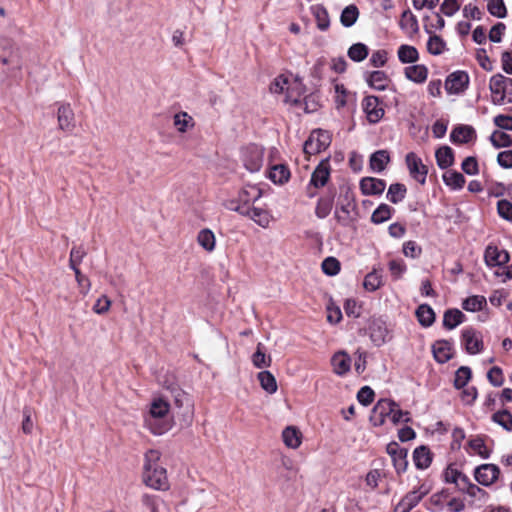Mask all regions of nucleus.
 Instances as JSON below:
<instances>
[{"label": "nucleus", "instance_id": "1", "mask_svg": "<svg viewBox=\"0 0 512 512\" xmlns=\"http://www.w3.org/2000/svg\"><path fill=\"white\" fill-rule=\"evenodd\" d=\"M160 452L157 450H149L145 454V464L143 472L144 483L155 490L169 489L166 469L158 465Z\"/></svg>", "mask_w": 512, "mask_h": 512}, {"label": "nucleus", "instance_id": "2", "mask_svg": "<svg viewBox=\"0 0 512 512\" xmlns=\"http://www.w3.org/2000/svg\"><path fill=\"white\" fill-rule=\"evenodd\" d=\"M339 191L337 207L344 215H340L338 211H336L335 218L339 224L348 227L356 220V216L358 215L355 194L348 184L341 185Z\"/></svg>", "mask_w": 512, "mask_h": 512}, {"label": "nucleus", "instance_id": "3", "mask_svg": "<svg viewBox=\"0 0 512 512\" xmlns=\"http://www.w3.org/2000/svg\"><path fill=\"white\" fill-rule=\"evenodd\" d=\"M331 134L327 130L314 129L304 142L303 151L307 156L326 150L331 144Z\"/></svg>", "mask_w": 512, "mask_h": 512}, {"label": "nucleus", "instance_id": "4", "mask_svg": "<svg viewBox=\"0 0 512 512\" xmlns=\"http://www.w3.org/2000/svg\"><path fill=\"white\" fill-rule=\"evenodd\" d=\"M386 452L391 457L393 466L398 475L407 471L408 449L401 447L396 441L387 444Z\"/></svg>", "mask_w": 512, "mask_h": 512}, {"label": "nucleus", "instance_id": "5", "mask_svg": "<svg viewBox=\"0 0 512 512\" xmlns=\"http://www.w3.org/2000/svg\"><path fill=\"white\" fill-rule=\"evenodd\" d=\"M469 85V75L466 71L458 70L449 74L445 81V89L449 94L463 93Z\"/></svg>", "mask_w": 512, "mask_h": 512}, {"label": "nucleus", "instance_id": "6", "mask_svg": "<svg viewBox=\"0 0 512 512\" xmlns=\"http://www.w3.org/2000/svg\"><path fill=\"white\" fill-rule=\"evenodd\" d=\"M405 161L411 177L421 185H424L428 174V167L422 163V160L414 152H409L405 157Z\"/></svg>", "mask_w": 512, "mask_h": 512}, {"label": "nucleus", "instance_id": "7", "mask_svg": "<svg viewBox=\"0 0 512 512\" xmlns=\"http://www.w3.org/2000/svg\"><path fill=\"white\" fill-rule=\"evenodd\" d=\"M500 469L495 464H481L474 471L475 480L482 486H490L497 481Z\"/></svg>", "mask_w": 512, "mask_h": 512}, {"label": "nucleus", "instance_id": "8", "mask_svg": "<svg viewBox=\"0 0 512 512\" xmlns=\"http://www.w3.org/2000/svg\"><path fill=\"white\" fill-rule=\"evenodd\" d=\"M380 98L374 95H368L363 99V110L366 113L367 120L371 124L378 123L384 116V109L379 106Z\"/></svg>", "mask_w": 512, "mask_h": 512}, {"label": "nucleus", "instance_id": "9", "mask_svg": "<svg viewBox=\"0 0 512 512\" xmlns=\"http://www.w3.org/2000/svg\"><path fill=\"white\" fill-rule=\"evenodd\" d=\"M330 162L329 157L320 161V163L316 166L314 171L311 174L310 178V186H313L315 189H319L324 187L329 179H330Z\"/></svg>", "mask_w": 512, "mask_h": 512}, {"label": "nucleus", "instance_id": "10", "mask_svg": "<svg viewBox=\"0 0 512 512\" xmlns=\"http://www.w3.org/2000/svg\"><path fill=\"white\" fill-rule=\"evenodd\" d=\"M243 163L248 171L258 172L263 164V151L256 145L247 147L243 152Z\"/></svg>", "mask_w": 512, "mask_h": 512}, {"label": "nucleus", "instance_id": "11", "mask_svg": "<svg viewBox=\"0 0 512 512\" xmlns=\"http://www.w3.org/2000/svg\"><path fill=\"white\" fill-rule=\"evenodd\" d=\"M484 260L488 266H497L499 269L509 262L510 256L508 251L499 249L497 246L489 245L485 249Z\"/></svg>", "mask_w": 512, "mask_h": 512}, {"label": "nucleus", "instance_id": "12", "mask_svg": "<svg viewBox=\"0 0 512 512\" xmlns=\"http://www.w3.org/2000/svg\"><path fill=\"white\" fill-rule=\"evenodd\" d=\"M0 47L4 51L9 50L7 57L11 62V73L14 71H20L22 69V55L19 46H17L11 39L2 37L0 38Z\"/></svg>", "mask_w": 512, "mask_h": 512}, {"label": "nucleus", "instance_id": "13", "mask_svg": "<svg viewBox=\"0 0 512 512\" xmlns=\"http://www.w3.org/2000/svg\"><path fill=\"white\" fill-rule=\"evenodd\" d=\"M474 328H467L462 331V340L465 350L469 354H477L483 349L481 335Z\"/></svg>", "mask_w": 512, "mask_h": 512}, {"label": "nucleus", "instance_id": "14", "mask_svg": "<svg viewBox=\"0 0 512 512\" xmlns=\"http://www.w3.org/2000/svg\"><path fill=\"white\" fill-rule=\"evenodd\" d=\"M192 402L187 393L181 389H177L174 392V409L178 415H181L184 419L191 420L192 418Z\"/></svg>", "mask_w": 512, "mask_h": 512}, {"label": "nucleus", "instance_id": "15", "mask_svg": "<svg viewBox=\"0 0 512 512\" xmlns=\"http://www.w3.org/2000/svg\"><path fill=\"white\" fill-rule=\"evenodd\" d=\"M58 127L63 131L75 128V115L69 103H62L57 110Z\"/></svg>", "mask_w": 512, "mask_h": 512}, {"label": "nucleus", "instance_id": "16", "mask_svg": "<svg viewBox=\"0 0 512 512\" xmlns=\"http://www.w3.org/2000/svg\"><path fill=\"white\" fill-rule=\"evenodd\" d=\"M370 339L376 346H381L387 341L388 328L386 322L380 318L373 319L369 325Z\"/></svg>", "mask_w": 512, "mask_h": 512}, {"label": "nucleus", "instance_id": "17", "mask_svg": "<svg viewBox=\"0 0 512 512\" xmlns=\"http://www.w3.org/2000/svg\"><path fill=\"white\" fill-rule=\"evenodd\" d=\"M385 187V180L374 177H363L359 183V188L363 195H381Z\"/></svg>", "mask_w": 512, "mask_h": 512}, {"label": "nucleus", "instance_id": "18", "mask_svg": "<svg viewBox=\"0 0 512 512\" xmlns=\"http://www.w3.org/2000/svg\"><path fill=\"white\" fill-rule=\"evenodd\" d=\"M427 493L428 490L421 491L420 493L417 490L408 492L394 507L393 512H409Z\"/></svg>", "mask_w": 512, "mask_h": 512}, {"label": "nucleus", "instance_id": "19", "mask_svg": "<svg viewBox=\"0 0 512 512\" xmlns=\"http://www.w3.org/2000/svg\"><path fill=\"white\" fill-rule=\"evenodd\" d=\"M451 350L452 343L448 340H437L432 345L434 359L440 364L448 362L453 357Z\"/></svg>", "mask_w": 512, "mask_h": 512}, {"label": "nucleus", "instance_id": "20", "mask_svg": "<svg viewBox=\"0 0 512 512\" xmlns=\"http://www.w3.org/2000/svg\"><path fill=\"white\" fill-rule=\"evenodd\" d=\"M412 458L415 467L419 470H424L431 465L433 460V453L428 446L421 445L414 449Z\"/></svg>", "mask_w": 512, "mask_h": 512}, {"label": "nucleus", "instance_id": "21", "mask_svg": "<svg viewBox=\"0 0 512 512\" xmlns=\"http://www.w3.org/2000/svg\"><path fill=\"white\" fill-rule=\"evenodd\" d=\"M505 76L498 73L490 79L489 88L493 96V103L501 105L504 103Z\"/></svg>", "mask_w": 512, "mask_h": 512}, {"label": "nucleus", "instance_id": "22", "mask_svg": "<svg viewBox=\"0 0 512 512\" xmlns=\"http://www.w3.org/2000/svg\"><path fill=\"white\" fill-rule=\"evenodd\" d=\"M473 137H475V129L469 125H458L450 134V140L455 144L468 143Z\"/></svg>", "mask_w": 512, "mask_h": 512}, {"label": "nucleus", "instance_id": "23", "mask_svg": "<svg viewBox=\"0 0 512 512\" xmlns=\"http://www.w3.org/2000/svg\"><path fill=\"white\" fill-rule=\"evenodd\" d=\"M390 161L391 158L387 150H377L371 154L369 166L372 171L381 173L386 169Z\"/></svg>", "mask_w": 512, "mask_h": 512}, {"label": "nucleus", "instance_id": "24", "mask_svg": "<svg viewBox=\"0 0 512 512\" xmlns=\"http://www.w3.org/2000/svg\"><path fill=\"white\" fill-rule=\"evenodd\" d=\"M333 371L337 375H345L351 367V358L345 351L335 353L331 359Z\"/></svg>", "mask_w": 512, "mask_h": 512}, {"label": "nucleus", "instance_id": "25", "mask_svg": "<svg viewBox=\"0 0 512 512\" xmlns=\"http://www.w3.org/2000/svg\"><path fill=\"white\" fill-rule=\"evenodd\" d=\"M415 316L422 327H430L433 325L436 319V314L432 307L428 304H420L416 311Z\"/></svg>", "mask_w": 512, "mask_h": 512}, {"label": "nucleus", "instance_id": "26", "mask_svg": "<svg viewBox=\"0 0 512 512\" xmlns=\"http://www.w3.org/2000/svg\"><path fill=\"white\" fill-rule=\"evenodd\" d=\"M425 32L430 35L427 42V51L432 55H440L446 50V42L441 36L432 34V29L425 25Z\"/></svg>", "mask_w": 512, "mask_h": 512}, {"label": "nucleus", "instance_id": "27", "mask_svg": "<svg viewBox=\"0 0 512 512\" xmlns=\"http://www.w3.org/2000/svg\"><path fill=\"white\" fill-rule=\"evenodd\" d=\"M366 80L371 88L378 91L386 90L388 82L390 81L388 75L382 70L370 72Z\"/></svg>", "mask_w": 512, "mask_h": 512}, {"label": "nucleus", "instance_id": "28", "mask_svg": "<svg viewBox=\"0 0 512 512\" xmlns=\"http://www.w3.org/2000/svg\"><path fill=\"white\" fill-rule=\"evenodd\" d=\"M437 165L444 170L454 164V152L449 146H441L435 152Z\"/></svg>", "mask_w": 512, "mask_h": 512}, {"label": "nucleus", "instance_id": "29", "mask_svg": "<svg viewBox=\"0 0 512 512\" xmlns=\"http://www.w3.org/2000/svg\"><path fill=\"white\" fill-rule=\"evenodd\" d=\"M465 315L457 308L448 309L443 315V326L447 330H452L463 323Z\"/></svg>", "mask_w": 512, "mask_h": 512}, {"label": "nucleus", "instance_id": "30", "mask_svg": "<svg viewBox=\"0 0 512 512\" xmlns=\"http://www.w3.org/2000/svg\"><path fill=\"white\" fill-rule=\"evenodd\" d=\"M404 74L412 82L423 83L427 79L428 69L422 64L411 65L404 69Z\"/></svg>", "mask_w": 512, "mask_h": 512}, {"label": "nucleus", "instance_id": "31", "mask_svg": "<svg viewBox=\"0 0 512 512\" xmlns=\"http://www.w3.org/2000/svg\"><path fill=\"white\" fill-rule=\"evenodd\" d=\"M334 198H335V192H332L331 190H329L328 195H326L324 197H320L318 199V202H317V205L315 208V214L318 218L324 219L330 214L332 207H333Z\"/></svg>", "mask_w": 512, "mask_h": 512}, {"label": "nucleus", "instance_id": "32", "mask_svg": "<svg viewBox=\"0 0 512 512\" xmlns=\"http://www.w3.org/2000/svg\"><path fill=\"white\" fill-rule=\"evenodd\" d=\"M302 434L295 426H287L282 432L284 444L292 449H296L301 444Z\"/></svg>", "mask_w": 512, "mask_h": 512}, {"label": "nucleus", "instance_id": "33", "mask_svg": "<svg viewBox=\"0 0 512 512\" xmlns=\"http://www.w3.org/2000/svg\"><path fill=\"white\" fill-rule=\"evenodd\" d=\"M268 177L273 183L282 185L289 180L290 170L284 164H277L271 167Z\"/></svg>", "mask_w": 512, "mask_h": 512}, {"label": "nucleus", "instance_id": "34", "mask_svg": "<svg viewBox=\"0 0 512 512\" xmlns=\"http://www.w3.org/2000/svg\"><path fill=\"white\" fill-rule=\"evenodd\" d=\"M399 26L402 30L410 29L412 34H416L419 31L418 19L410 9L404 10L401 14Z\"/></svg>", "mask_w": 512, "mask_h": 512}, {"label": "nucleus", "instance_id": "35", "mask_svg": "<svg viewBox=\"0 0 512 512\" xmlns=\"http://www.w3.org/2000/svg\"><path fill=\"white\" fill-rule=\"evenodd\" d=\"M358 17H359V9L357 8L356 5L351 4V5L346 6L342 10L341 15H340V22L344 27L349 28L356 23Z\"/></svg>", "mask_w": 512, "mask_h": 512}, {"label": "nucleus", "instance_id": "36", "mask_svg": "<svg viewBox=\"0 0 512 512\" xmlns=\"http://www.w3.org/2000/svg\"><path fill=\"white\" fill-rule=\"evenodd\" d=\"M398 58L401 63H415L419 59L418 50L414 46L403 44L398 49Z\"/></svg>", "mask_w": 512, "mask_h": 512}, {"label": "nucleus", "instance_id": "37", "mask_svg": "<svg viewBox=\"0 0 512 512\" xmlns=\"http://www.w3.org/2000/svg\"><path fill=\"white\" fill-rule=\"evenodd\" d=\"M407 193V188L402 183H393L389 186L386 197L392 204L401 202Z\"/></svg>", "mask_w": 512, "mask_h": 512}, {"label": "nucleus", "instance_id": "38", "mask_svg": "<svg viewBox=\"0 0 512 512\" xmlns=\"http://www.w3.org/2000/svg\"><path fill=\"white\" fill-rule=\"evenodd\" d=\"M312 13L316 19L317 28L325 31L330 26V19L327 9L322 5L312 7Z\"/></svg>", "mask_w": 512, "mask_h": 512}, {"label": "nucleus", "instance_id": "39", "mask_svg": "<svg viewBox=\"0 0 512 512\" xmlns=\"http://www.w3.org/2000/svg\"><path fill=\"white\" fill-rule=\"evenodd\" d=\"M444 183L454 190L462 189L465 185V177L458 171L451 170L443 175Z\"/></svg>", "mask_w": 512, "mask_h": 512}, {"label": "nucleus", "instance_id": "40", "mask_svg": "<svg viewBox=\"0 0 512 512\" xmlns=\"http://www.w3.org/2000/svg\"><path fill=\"white\" fill-rule=\"evenodd\" d=\"M394 209L389 205L382 203L380 204L371 215V222L374 224H381L389 220L392 216Z\"/></svg>", "mask_w": 512, "mask_h": 512}, {"label": "nucleus", "instance_id": "41", "mask_svg": "<svg viewBox=\"0 0 512 512\" xmlns=\"http://www.w3.org/2000/svg\"><path fill=\"white\" fill-rule=\"evenodd\" d=\"M257 377H258L261 387L266 392L272 394L277 391L276 378L270 371H268V370L261 371L258 373Z\"/></svg>", "mask_w": 512, "mask_h": 512}, {"label": "nucleus", "instance_id": "42", "mask_svg": "<svg viewBox=\"0 0 512 512\" xmlns=\"http://www.w3.org/2000/svg\"><path fill=\"white\" fill-rule=\"evenodd\" d=\"M486 298L481 295H473L466 298L462 303V308L468 312H477L486 306Z\"/></svg>", "mask_w": 512, "mask_h": 512}, {"label": "nucleus", "instance_id": "43", "mask_svg": "<svg viewBox=\"0 0 512 512\" xmlns=\"http://www.w3.org/2000/svg\"><path fill=\"white\" fill-rule=\"evenodd\" d=\"M369 54L368 47L363 43H355L351 45L347 51L348 57L354 62H361L367 58Z\"/></svg>", "mask_w": 512, "mask_h": 512}, {"label": "nucleus", "instance_id": "44", "mask_svg": "<svg viewBox=\"0 0 512 512\" xmlns=\"http://www.w3.org/2000/svg\"><path fill=\"white\" fill-rule=\"evenodd\" d=\"M492 421L500 425L508 432L512 431V414L509 410L503 409L492 415Z\"/></svg>", "mask_w": 512, "mask_h": 512}, {"label": "nucleus", "instance_id": "45", "mask_svg": "<svg viewBox=\"0 0 512 512\" xmlns=\"http://www.w3.org/2000/svg\"><path fill=\"white\" fill-rule=\"evenodd\" d=\"M170 405L162 398L155 399L150 407V415L154 419H160L169 412Z\"/></svg>", "mask_w": 512, "mask_h": 512}, {"label": "nucleus", "instance_id": "46", "mask_svg": "<svg viewBox=\"0 0 512 512\" xmlns=\"http://www.w3.org/2000/svg\"><path fill=\"white\" fill-rule=\"evenodd\" d=\"M174 125L179 132H186L194 126L193 118L187 112H178L174 115Z\"/></svg>", "mask_w": 512, "mask_h": 512}, {"label": "nucleus", "instance_id": "47", "mask_svg": "<svg viewBox=\"0 0 512 512\" xmlns=\"http://www.w3.org/2000/svg\"><path fill=\"white\" fill-rule=\"evenodd\" d=\"M472 371L468 366H461L455 372L454 387L456 389L464 388L470 381Z\"/></svg>", "mask_w": 512, "mask_h": 512}, {"label": "nucleus", "instance_id": "48", "mask_svg": "<svg viewBox=\"0 0 512 512\" xmlns=\"http://www.w3.org/2000/svg\"><path fill=\"white\" fill-rule=\"evenodd\" d=\"M490 142L495 148L512 146V136L503 131H494L490 136Z\"/></svg>", "mask_w": 512, "mask_h": 512}, {"label": "nucleus", "instance_id": "49", "mask_svg": "<svg viewBox=\"0 0 512 512\" xmlns=\"http://www.w3.org/2000/svg\"><path fill=\"white\" fill-rule=\"evenodd\" d=\"M381 285L382 276L375 269L368 273L364 278L363 286L367 291H376L378 288H380Z\"/></svg>", "mask_w": 512, "mask_h": 512}, {"label": "nucleus", "instance_id": "50", "mask_svg": "<svg viewBox=\"0 0 512 512\" xmlns=\"http://www.w3.org/2000/svg\"><path fill=\"white\" fill-rule=\"evenodd\" d=\"M252 362L253 365L257 368H264V367H270L271 365V357L266 356V354L263 352V344L258 343L257 349L252 355Z\"/></svg>", "mask_w": 512, "mask_h": 512}, {"label": "nucleus", "instance_id": "51", "mask_svg": "<svg viewBox=\"0 0 512 512\" xmlns=\"http://www.w3.org/2000/svg\"><path fill=\"white\" fill-rule=\"evenodd\" d=\"M198 243L207 251H212L215 248V236L209 229H202L197 237Z\"/></svg>", "mask_w": 512, "mask_h": 512}, {"label": "nucleus", "instance_id": "52", "mask_svg": "<svg viewBox=\"0 0 512 512\" xmlns=\"http://www.w3.org/2000/svg\"><path fill=\"white\" fill-rule=\"evenodd\" d=\"M399 404L392 399H380L373 407L374 412H379L385 416H390L394 408H398Z\"/></svg>", "mask_w": 512, "mask_h": 512}, {"label": "nucleus", "instance_id": "53", "mask_svg": "<svg viewBox=\"0 0 512 512\" xmlns=\"http://www.w3.org/2000/svg\"><path fill=\"white\" fill-rule=\"evenodd\" d=\"M488 12L497 18H505L507 16V9L503 0H488Z\"/></svg>", "mask_w": 512, "mask_h": 512}, {"label": "nucleus", "instance_id": "54", "mask_svg": "<svg viewBox=\"0 0 512 512\" xmlns=\"http://www.w3.org/2000/svg\"><path fill=\"white\" fill-rule=\"evenodd\" d=\"M86 256V251L83 246H74L70 251L69 267L73 270H80L78 265L82 262Z\"/></svg>", "mask_w": 512, "mask_h": 512}, {"label": "nucleus", "instance_id": "55", "mask_svg": "<svg viewBox=\"0 0 512 512\" xmlns=\"http://www.w3.org/2000/svg\"><path fill=\"white\" fill-rule=\"evenodd\" d=\"M340 262L335 257H327L322 262V271L328 276H335L340 271Z\"/></svg>", "mask_w": 512, "mask_h": 512}, {"label": "nucleus", "instance_id": "56", "mask_svg": "<svg viewBox=\"0 0 512 512\" xmlns=\"http://www.w3.org/2000/svg\"><path fill=\"white\" fill-rule=\"evenodd\" d=\"M468 444L471 449H473L483 459H488L490 457V450L486 448L482 437L477 436L476 438L471 439Z\"/></svg>", "mask_w": 512, "mask_h": 512}, {"label": "nucleus", "instance_id": "57", "mask_svg": "<svg viewBox=\"0 0 512 512\" xmlns=\"http://www.w3.org/2000/svg\"><path fill=\"white\" fill-rule=\"evenodd\" d=\"M261 190L252 186L250 189H243L239 192L238 200L239 202L250 203L255 202L261 197Z\"/></svg>", "mask_w": 512, "mask_h": 512}, {"label": "nucleus", "instance_id": "58", "mask_svg": "<svg viewBox=\"0 0 512 512\" xmlns=\"http://www.w3.org/2000/svg\"><path fill=\"white\" fill-rule=\"evenodd\" d=\"M249 218L262 227H266L269 224V214L261 208L252 207Z\"/></svg>", "mask_w": 512, "mask_h": 512}, {"label": "nucleus", "instance_id": "59", "mask_svg": "<svg viewBox=\"0 0 512 512\" xmlns=\"http://www.w3.org/2000/svg\"><path fill=\"white\" fill-rule=\"evenodd\" d=\"M375 393L369 386H363L357 393V400L363 406H369L374 401Z\"/></svg>", "mask_w": 512, "mask_h": 512}, {"label": "nucleus", "instance_id": "60", "mask_svg": "<svg viewBox=\"0 0 512 512\" xmlns=\"http://www.w3.org/2000/svg\"><path fill=\"white\" fill-rule=\"evenodd\" d=\"M487 379L494 387L502 386L504 382L502 369L498 366H493L487 373Z\"/></svg>", "mask_w": 512, "mask_h": 512}, {"label": "nucleus", "instance_id": "61", "mask_svg": "<svg viewBox=\"0 0 512 512\" xmlns=\"http://www.w3.org/2000/svg\"><path fill=\"white\" fill-rule=\"evenodd\" d=\"M461 168L467 175H476L479 173L478 162L474 156L466 157L461 164Z\"/></svg>", "mask_w": 512, "mask_h": 512}, {"label": "nucleus", "instance_id": "62", "mask_svg": "<svg viewBox=\"0 0 512 512\" xmlns=\"http://www.w3.org/2000/svg\"><path fill=\"white\" fill-rule=\"evenodd\" d=\"M497 211L501 218L512 221V203L506 199L499 200L497 203Z\"/></svg>", "mask_w": 512, "mask_h": 512}, {"label": "nucleus", "instance_id": "63", "mask_svg": "<svg viewBox=\"0 0 512 512\" xmlns=\"http://www.w3.org/2000/svg\"><path fill=\"white\" fill-rule=\"evenodd\" d=\"M389 417L394 425H398L400 422L409 423L412 421L410 412L401 410L400 406L394 408V411Z\"/></svg>", "mask_w": 512, "mask_h": 512}, {"label": "nucleus", "instance_id": "64", "mask_svg": "<svg viewBox=\"0 0 512 512\" xmlns=\"http://www.w3.org/2000/svg\"><path fill=\"white\" fill-rule=\"evenodd\" d=\"M403 253L406 257L418 258L422 253V248L415 241H407L403 245Z\"/></svg>", "mask_w": 512, "mask_h": 512}]
</instances>
